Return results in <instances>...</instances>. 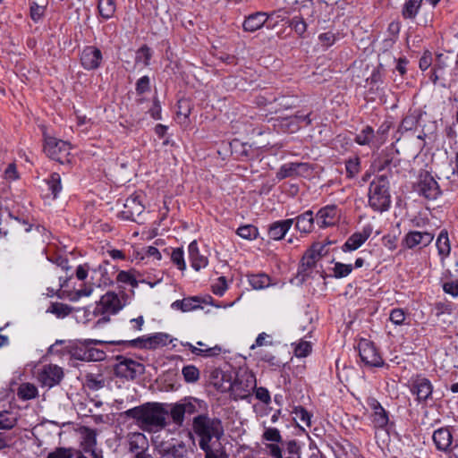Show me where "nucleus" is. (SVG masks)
I'll use <instances>...</instances> for the list:
<instances>
[{
	"instance_id": "obj_7",
	"label": "nucleus",
	"mask_w": 458,
	"mask_h": 458,
	"mask_svg": "<svg viewBox=\"0 0 458 458\" xmlns=\"http://www.w3.org/2000/svg\"><path fill=\"white\" fill-rule=\"evenodd\" d=\"M71 145L67 141L54 137H46L44 152L51 159L65 164L70 162Z\"/></svg>"
},
{
	"instance_id": "obj_58",
	"label": "nucleus",
	"mask_w": 458,
	"mask_h": 458,
	"mask_svg": "<svg viewBox=\"0 0 458 458\" xmlns=\"http://www.w3.org/2000/svg\"><path fill=\"white\" fill-rule=\"evenodd\" d=\"M453 59L449 54H437L436 62L434 64V68L443 72L444 70L450 65Z\"/></svg>"
},
{
	"instance_id": "obj_38",
	"label": "nucleus",
	"mask_w": 458,
	"mask_h": 458,
	"mask_svg": "<svg viewBox=\"0 0 458 458\" xmlns=\"http://www.w3.org/2000/svg\"><path fill=\"white\" fill-rule=\"evenodd\" d=\"M181 344L184 347H188L193 354L198 355V356H203V357L216 356L221 352V350H222L219 345H215L214 347L207 348V349H200V348H198V347L192 345L189 342H185V343L181 342Z\"/></svg>"
},
{
	"instance_id": "obj_13",
	"label": "nucleus",
	"mask_w": 458,
	"mask_h": 458,
	"mask_svg": "<svg viewBox=\"0 0 458 458\" xmlns=\"http://www.w3.org/2000/svg\"><path fill=\"white\" fill-rule=\"evenodd\" d=\"M432 440L437 450L445 454L452 452L458 446V444L453 445V427L449 426L436 429L433 432Z\"/></svg>"
},
{
	"instance_id": "obj_35",
	"label": "nucleus",
	"mask_w": 458,
	"mask_h": 458,
	"mask_svg": "<svg viewBox=\"0 0 458 458\" xmlns=\"http://www.w3.org/2000/svg\"><path fill=\"white\" fill-rule=\"evenodd\" d=\"M423 0H407L402 9V16L405 20H414L419 13Z\"/></svg>"
},
{
	"instance_id": "obj_52",
	"label": "nucleus",
	"mask_w": 458,
	"mask_h": 458,
	"mask_svg": "<svg viewBox=\"0 0 458 458\" xmlns=\"http://www.w3.org/2000/svg\"><path fill=\"white\" fill-rule=\"evenodd\" d=\"M288 25L300 37H303L304 33L307 30V23L304 21V19L301 16L293 17L291 20H289Z\"/></svg>"
},
{
	"instance_id": "obj_16",
	"label": "nucleus",
	"mask_w": 458,
	"mask_h": 458,
	"mask_svg": "<svg viewBox=\"0 0 458 458\" xmlns=\"http://www.w3.org/2000/svg\"><path fill=\"white\" fill-rule=\"evenodd\" d=\"M63 377V369L55 364L44 365L38 374V379L41 385L49 388L58 385Z\"/></svg>"
},
{
	"instance_id": "obj_56",
	"label": "nucleus",
	"mask_w": 458,
	"mask_h": 458,
	"mask_svg": "<svg viewBox=\"0 0 458 458\" xmlns=\"http://www.w3.org/2000/svg\"><path fill=\"white\" fill-rule=\"evenodd\" d=\"M49 312L55 314L57 317H66L72 312V308L68 306L67 304L64 303H52L50 306Z\"/></svg>"
},
{
	"instance_id": "obj_9",
	"label": "nucleus",
	"mask_w": 458,
	"mask_h": 458,
	"mask_svg": "<svg viewBox=\"0 0 458 458\" xmlns=\"http://www.w3.org/2000/svg\"><path fill=\"white\" fill-rule=\"evenodd\" d=\"M409 389L419 403H426L432 396L433 385L427 377L416 375L409 380Z\"/></svg>"
},
{
	"instance_id": "obj_1",
	"label": "nucleus",
	"mask_w": 458,
	"mask_h": 458,
	"mask_svg": "<svg viewBox=\"0 0 458 458\" xmlns=\"http://www.w3.org/2000/svg\"><path fill=\"white\" fill-rule=\"evenodd\" d=\"M261 443L270 458H301V445L296 439L284 440L278 428L266 427L261 435Z\"/></svg>"
},
{
	"instance_id": "obj_57",
	"label": "nucleus",
	"mask_w": 458,
	"mask_h": 458,
	"mask_svg": "<svg viewBox=\"0 0 458 458\" xmlns=\"http://www.w3.org/2000/svg\"><path fill=\"white\" fill-rule=\"evenodd\" d=\"M98 344H89L88 361H100L106 359V352L103 350L94 347Z\"/></svg>"
},
{
	"instance_id": "obj_14",
	"label": "nucleus",
	"mask_w": 458,
	"mask_h": 458,
	"mask_svg": "<svg viewBox=\"0 0 458 458\" xmlns=\"http://www.w3.org/2000/svg\"><path fill=\"white\" fill-rule=\"evenodd\" d=\"M367 405L371 409V422L377 429H386L389 423V412L380 404L375 397H368Z\"/></svg>"
},
{
	"instance_id": "obj_55",
	"label": "nucleus",
	"mask_w": 458,
	"mask_h": 458,
	"mask_svg": "<svg viewBox=\"0 0 458 458\" xmlns=\"http://www.w3.org/2000/svg\"><path fill=\"white\" fill-rule=\"evenodd\" d=\"M116 281L124 284H129L132 287L138 286V281L136 280L132 271L121 270L116 276Z\"/></svg>"
},
{
	"instance_id": "obj_24",
	"label": "nucleus",
	"mask_w": 458,
	"mask_h": 458,
	"mask_svg": "<svg viewBox=\"0 0 458 458\" xmlns=\"http://www.w3.org/2000/svg\"><path fill=\"white\" fill-rule=\"evenodd\" d=\"M319 259V256L316 255L310 248L304 252L298 268V276H301L302 281H305L310 276L311 270Z\"/></svg>"
},
{
	"instance_id": "obj_33",
	"label": "nucleus",
	"mask_w": 458,
	"mask_h": 458,
	"mask_svg": "<svg viewBox=\"0 0 458 458\" xmlns=\"http://www.w3.org/2000/svg\"><path fill=\"white\" fill-rule=\"evenodd\" d=\"M190 450L183 441H180L177 444L170 445L164 451L165 456L171 458H187L189 456Z\"/></svg>"
},
{
	"instance_id": "obj_19",
	"label": "nucleus",
	"mask_w": 458,
	"mask_h": 458,
	"mask_svg": "<svg viewBox=\"0 0 458 458\" xmlns=\"http://www.w3.org/2000/svg\"><path fill=\"white\" fill-rule=\"evenodd\" d=\"M81 446L83 451L89 454L92 458H103L100 452L97 449V433L96 430L83 427L81 428Z\"/></svg>"
},
{
	"instance_id": "obj_20",
	"label": "nucleus",
	"mask_w": 458,
	"mask_h": 458,
	"mask_svg": "<svg viewBox=\"0 0 458 458\" xmlns=\"http://www.w3.org/2000/svg\"><path fill=\"white\" fill-rule=\"evenodd\" d=\"M89 344H117L116 341L114 342H104L100 340L95 339H84L80 340L74 343L70 347L71 356L79 360L88 361V351H89Z\"/></svg>"
},
{
	"instance_id": "obj_23",
	"label": "nucleus",
	"mask_w": 458,
	"mask_h": 458,
	"mask_svg": "<svg viewBox=\"0 0 458 458\" xmlns=\"http://www.w3.org/2000/svg\"><path fill=\"white\" fill-rule=\"evenodd\" d=\"M293 225V220L289 218L284 220H277L267 226V236L273 241H281L284 238Z\"/></svg>"
},
{
	"instance_id": "obj_30",
	"label": "nucleus",
	"mask_w": 458,
	"mask_h": 458,
	"mask_svg": "<svg viewBox=\"0 0 458 458\" xmlns=\"http://www.w3.org/2000/svg\"><path fill=\"white\" fill-rule=\"evenodd\" d=\"M148 442L146 436L142 433H133L129 438V450L131 453L137 454L140 451H147Z\"/></svg>"
},
{
	"instance_id": "obj_36",
	"label": "nucleus",
	"mask_w": 458,
	"mask_h": 458,
	"mask_svg": "<svg viewBox=\"0 0 458 458\" xmlns=\"http://www.w3.org/2000/svg\"><path fill=\"white\" fill-rule=\"evenodd\" d=\"M168 407V414H170L173 422L178 427H182L184 422L185 413L183 411V407L181 403V401L175 403H165V409H167Z\"/></svg>"
},
{
	"instance_id": "obj_43",
	"label": "nucleus",
	"mask_w": 458,
	"mask_h": 458,
	"mask_svg": "<svg viewBox=\"0 0 458 458\" xmlns=\"http://www.w3.org/2000/svg\"><path fill=\"white\" fill-rule=\"evenodd\" d=\"M301 163H287L283 165L276 173V178L283 180L298 174V169L302 166Z\"/></svg>"
},
{
	"instance_id": "obj_22",
	"label": "nucleus",
	"mask_w": 458,
	"mask_h": 458,
	"mask_svg": "<svg viewBox=\"0 0 458 458\" xmlns=\"http://www.w3.org/2000/svg\"><path fill=\"white\" fill-rule=\"evenodd\" d=\"M144 210V206L141 204L138 196H130L125 199L123 204V210L120 212L121 217L126 220H135V216H140Z\"/></svg>"
},
{
	"instance_id": "obj_27",
	"label": "nucleus",
	"mask_w": 458,
	"mask_h": 458,
	"mask_svg": "<svg viewBox=\"0 0 458 458\" xmlns=\"http://www.w3.org/2000/svg\"><path fill=\"white\" fill-rule=\"evenodd\" d=\"M189 259L191 261V267L199 271L208 264V259L205 255L200 254L198 243L196 241L191 242L188 246Z\"/></svg>"
},
{
	"instance_id": "obj_3",
	"label": "nucleus",
	"mask_w": 458,
	"mask_h": 458,
	"mask_svg": "<svg viewBox=\"0 0 458 458\" xmlns=\"http://www.w3.org/2000/svg\"><path fill=\"white\" fill-rule=\"evenodd\" d=\"M192 430L199 437V446L219 442L224 435V428L219 419L210 418L208 414H199L192 420Z\"/></svg>"
},
{
	"instance_id": "obj_11",
	"label": "nucleus",
	"mask_w": 458,
	"mask_h": 458,
	"mask_svg": "<svg viewBox=\"0 0 458 458\" xmlns=\"http://www.w3.org/2000/svg\"><path fill=\"white\" fill-rule=\"evenodd\" d=\"M415 191L419 195L429 200L436 199L441 194L437 182L428 173L420 175Z\"/></svg>"
},
{
	"instance_id": "obj_45",
	"label": "nucleus",
	"mask_w": 458,
	"mask_h": 458,
	"mask_svg": "<svg viewBox=\"0 0 458 458\" xmlns=\"http://www.w3.org/2000/svg\"><path fill=\"white\" fill-rule=\"evenodd\" d=\"M75 454V448L60 446L49 452L47 458H74Z\"/></svg>"
},
{
	"instance_id": "obj_44",
	"label": "nucleus",
	"mask_w": 458,
	"mask_h": 458,
	"mask_svg": "<svg viewBox=\"0 0 458 458\" xmlns=\"http://www.w3.org/2000/svg\"><path fill=\"white\" fill-rule=\"evenodd\" d=\"M46 182L48 186V191H51L53 199H56L61 192L63 187L61 183V176L58 173H52Z\"/></svg>"
},
{
	"instance_id": "obj_8",
	"label": "nucleus",
	"mask_w": 458,
	"mask_h": 458,
	"mask_svg": "<svg viewBox=\"0 0 458 458\" xmlns=\"http://www.w3.org/2000/svg\"><path fill=\"white\" fill-rule=\"evenodd\" d=\"M358 352L362 362L369 367L381 368L385 361L375 345L368 339H360L358 343Z\"/></svg>"
},
{
	"instance_id": "obj_32",
	"label": "nucleus",
	"mask_w": 458,
	"mask_h": 458,
	"mask_svg": "<svg viewBox=\"0 0 458 458\" xmlns=\"http://www.w3.org/2000/svg\"><path fill=\"white\" fill-rule=\"evenodd\" d=\"M215 443L199 446L204 453V458H228L225 448L220 443L216 445Z\"/></svg>"
},
{
	"instance_id": "obj_34",
	"label": "nucleus",
	"mask_w": 458,
	"mask_h": 458,
	"mask_svg": "<svg viewBox=\"0 0 458 458\" xmlns=\"http://www.w3.org/2000/svg\"><path fill=\"white\" fill-rule=\"evenodd\" d=\"M18 412L4 410L0 411V429L10 430L14 428L18 421Z\"/></svg>"
},
{
	"instance_id": "obj_47",
	"label": "nucleus",
	"mask_w": 458,
	"mask_h": 458,
	"mask_svg": "<svg viewBox=\"0 0 458 458\" xmlns=\"http://www.w3.org/2000/svg\"><path fill=\"white\" fill-rule=\"evenodd\" d=\"M152 51L147 45H143L136 52L135 64H142L144 66L150 64Z\"/></svg>"
},
{
	"instance_id": "obj_46",
	"label": "nucleus",
	"mask_w": 458,
	"mask_h": 458,
	"mask_svg": "<svg viewBox=\"0 0 458 458\" xmlns=\"http://www.w3.org/2000/svg\"><path fill=\"white\" fill-rule=\"evenodd\" d=\"M236 233L242 239L251 241L258 238L259 230L253 225H244L237 229Z\"/></svg>"
},
{
	"instance_id": "obj_49",
	"label": "nucleus",
	"mask_w": 458,
	"mask_h": 458,
	"mask_svg": "<svg viewBox=\"0 0 458 458\" xmlns=\"http://www.w3.org/2000/svg\"><path fill=\"white\" fill-rule=\"evenodd\" d=\"M310 114H300L297 113L294 118L285 119V124L288 126V130L291 132H294L300 129V126L297 123H294V119L297 120V123H305L306 125H310L311 123V119L310 118Z\"/></svg>"
},
{
	"instance_id": "obj_5",
	"label": "nucleus",
	"mask_w": 458,
	"mask_h": 458,
	"mask_svg": "<svg viewBox=\"0 0 458 458\" xmlns=\"http://www.w3.org/2000/svg\"><path fill=\"white\" fill-rule=\"evenodd\" d=\"M170 335L165 333H156L150 335H142L130 340H119L116 344L124 347L153 350L159 346H165L172 342Z\"/></svg>"
},
{
	"instance_id": "obj_39",
	"label": "nucleus",
	"mask_w": 458,
	"mask_h": 458,
	"mask_svg": "<svg viewBox=\"0 0 458 458\" xmlns=\"http://www.w3.org/2000/svg\"><path fill=\"white\" fill-rule=\"evenodd\" d=\"M98 10L99 15L104 20L111 19L116 10V4L114 0H98Z\"/></svg>"
},
{
	"instance_id": "obj_31",
	"label": "nucleus",
	"mask_w": 458,
	"mask_h": 458,
	"mask_svg": "<svg viewBox=\"0 0 458 458\" xmlns=\"http://www.w3.org/2000/svg\"><path fill=\"white\" fill-rule=\"evenodd\" d=\"M185 414H193L200 410L207 409V403L203 400L195 397H186L181 401Z\"/></svg>"
},
{
	"instance_id": "obj_4",
	"label": "nucleus",
	"mask_w": 458,
	"mask_h": 458,
	"mask_svg": "<svg viewBox=\"0 0 458 458\" xmlns=\"http://www.w3.org/2000/svg\"><path fill=\"white\" fill-rule=\"evenodd\" d=\"M369 206L376 212L387 211L391 207L389 180L386 174L376 176L369 187Z\"/></svg>"
},
{
	"instance_id": "obj_29",
	"label": "nucleus",
	"mask_w": 458,
	"mask_h": 458,
	"mask_svg": "<svg viewBox=\"0 0 458 458\" xmlns=\"http://www.w3.org/2000/svg\"><path fill=\"white\" fill-rule=\"evenodd\" d=\"M354 141L360 146H369L376 148L375 131L367 125L359 133L355 135Z\"/></svg>"
},
{
	"instance_id": "obj_42",
	"label": "nucleus",
	"mask_w": 458,
	"mask_h": 458,
	"mask_svg": "<svg viewBox=\"0 0 458 458\" xmlns=\"http://www.w3.org/2000/svg\"><path fill=\"white\" fill-rule=\"evenodd\" d=\"M249 284L255 290H261L270 285L271 279L266 274H251L248 276Z\"/></svg>"
},
{
	"instance_id": "obj_60",
	"label": "nucleus",
	"mask_w": 458,
	"mask_h": 458,
	"mask_svg": "<svg viewBox=\"0 0 458 458\" xmlns=\"http://www.w3.org/2000/svg\"><path fill=\"white\" fill-rule=\"evenodd\" d=\"M418 124V118L413 114L406 115L401 122L399 130L408 131L415 129Z\"/></svg>"
},
{
	"instance_id": "obj_26",
	"label": "nucleus",
	"mask_w": 458,
	"mask_h": 458,
	"mask_svg": "<svg viewBox=\"0 0 458 458\" xmlns=\"http://www.w3.org/2000/svg\"><path fill=\"white\" fill-rule=\"evenodd\" d=\"M371 230L364 228L360 233H352L342 246L344 252H350L359 249L370 236Z\"/></svg>"
},
{
	"instance_id": "obj_59",
	"label": "nucleus",
	"mask_w": 458,
	"mask_h": 458,
	"mask_svg": "<svg viewBox=\"0 0 458 458\" xmlns=\"http://www.w3.org/2000/svg\"><path fill=\"white\" fill-rule=\"evenodd\" d=\"M360 161L359 157L350 158L345 162V169L348 177H354L360 172Z\"/></svg>"
},
{
	"instance_id": "obj_28",
	"label": "nucleus",
	"mask_w": 458,
	"mask_h": 458,
	"mask_svg": "<svg viewBox=\"0 0 458 458\" xmlns=\"http://www.w3.org/2000/svg\"><path fill=\"white\" fill-rule=\"evenodd\" d=\"M267 20V14L264 12H257L245 18L242 27L245 31L254 32L261 29Z\"/></svg>"
},
{
	"instance_id": "obj_15",
	"label": "nucleus",
	"mask_w": 458,
	"mask_h": 458,
	"mask_svg": "<svg viewBox=\"0 0 458 458\" xmlns=\"http://www.w3.org/2000/svg\"><path fill=\"white\" fill-rule=\"evenodd\" d=\"M434 233L428 231H410L403 238V247L412 250L416 247L420 249L428 246L434 240Z\"/></svg>"
},
{
	"instance_id": "obj_10",
	"label": "nucleus",
	"mask_w": 458,
	"mask_h": 458,
	"mask_svg": "<svg viewBox=\"0 0 458 458\" xmlns=\"http://www.w3.org/2000/svg\"><path fill=\"white\" fill-rule=\"evenodd\" d=\"M117 364L114 366V373L119 377L134 379L144 371V366L132 359L122 355L116 356Z\"/></svg>"
},
{
	"instance_id": "obj_50",
	"label": "nucleus",
	"mask_w": 458,
	"mask_h": 458,
	"mask_svg": "<svg viewBox=\"0 0 458 458\" xmlns=\"http://www.w3.org/2000/svg\"><path fill=\"white\" fill-rule=\"evenodd\" d=\"M390 128L391 124L385 122L375 131L376 148H380L386 142Z\"/></svg>"
},
{
	"instance_id": "obj_6",
	"label": "nucleus",
	"mask_w": 458,
	"mask_h": 458,
	"mask_svg": "<svg viewBox=\"0 0 458 458\" xmlns=\"http://www.w3.org/2000/svg\"><path fill=\"white\" fill-rule=\"evenodd\" d=\"M123 307L118 295L114 292H108L104 294L100 301L97 303L94 315L103 317L100 318L97 324L106 323L109 321V315L116 314Z\"/></svg>"
},
{
	"instance_id": "obj_62",
	"label": "nucleus",
	"mask_w": 458,
	"mask_h": 458,
	"mask_svg": "<svg viewBox=\"0 0 458 458\" xmlns=\"http://www.w3.org/2000/svg\"><path fill=\"white\" fill-rule=\"evenodd\" d=\"M336 39V34L332 31L324 32L318 35V41L325 48H328L333 46Z\"/></svg>"
},
{
	"instance_id": "obj_2",
	"label": "nucleus",
	"mask_w": 458,
	"mask_h": 458,
	"mask_svg": "<svg viewBox=\"0 0 458 458\" xmlns=\"http://www.w3.org/2000/svg\"><path fill=\"white\" fill-rule=\"evenodd\" d=\"M124 413L136 420L138 425L146 431H158L167 426L168 409H165V403H148L129 409Z\"/></svg>"
},
{
	"instance_id": "obj_18",
	"label": "nucleus",
	"mask_w": 458,
	"mask_h": 458,
	"mask_svg": "<svg viewBox=\"0 0 458 458\" xmlns=\"http://www.w3.org/2000/svg\"><path fill=\"white\" fill-rule=\"evenodd\" d=\"M341 213L335 205L321 208L316 215V223L319 228L335 226L340 220Z\"/></svg>"
},
{
	"instance_id": "obj_53",
	"label": "nucleus",
	"mask_w": 458,
	"mask_h": 458,
	"mask_svg": "<svg viewBox=\"0 0 458 458\" xmlns=\"http://www.w3.org/2000/svg\"><path fill=\"white\" fill-rule=\"evenodd\" d=\"M171 260L179 270L184 271L186 269L184 252L182 248L173 249L171 252Z\"/></svg>"
},
{
	"instance_id": "obj_12",
	"label": "nucleus",
	"mask_w": 458,
	"mask_h": 458,
	"mask_svg": "<svg viewBox=\"0 0 458 458\" xmlns=\"http://www.w3.org/2000/svg\"><path fill=\"white\" fill-rule=\"evenodd\" d=\"M115 272V267L107 260H104L96 267L91 268V284L98 287L106 286L113 284L112 275Z\"/></svg>"
},
{
	"instance_id": "obj_54",
	"label": "nucleus",
	"mask_w": 458,
	"mask_h": 458,
	"mask_svg": "<svg viewBox=\"0 0 458 458\" xmlns=\"http://www.w3.org/2000/svg\"><path fill=\"white\" fill-rule=\"evenodd\" d=\"M203 302H206L205 300L198 296L184 298L182 312L201 309V303Z\"/></svg>"
},
{
	"instance_id": "obj_61",
	"label": "nucleus",
	"mask_w": 458,
	"mask_h": 458,
	"mask_svg": "<svg viewBox=\"0 0 458 458\" xmlns=\"http://www.w3.org/2000/svg\"><path fill=\"white\" fill-rule=\"evenodd\" d=\"M389 319L396 326L403 325L406 319L404 310L399 308L393 309L390 312Z\"/></svg>"
},
{
	"instance_id": "obj_41",
	"label": "nucleus",
	"mask_w": 458,
	"mask_h": 458,
	"mask_svg": "<svg viewBox=\"0 0 458 458\" xmlns=\"http://www.w3.org/2000/svg\"><path fill=\"white\" fill-rule=\"evenodd\" d=\"M38 395V388L31 383H22L17 389V396L22 401L34 399Z\"/></svg>"
},
{
	"instance_id": "obj_17",
	"label": "nucleus",
	"mask_w": 458,
	"mask_h": 458,
	"mask_svg": "<svg viewBox=\"0 0 458 458\" xmlns=\"http://www.w3.org/2000/svg\"><path fill=\"white\" fill-rule=\"evenodd\" d=\"M81 66L87 71L97 70L101 66L103 55L99 48L95 46L85 47L80 55Z\"/></svg>"
},
{
	"instance_id": "obj_21",
	"label": "nucleus",
	"mask_w": 458,
	"mask_h": 458,
	"mask_svg": "<svg viewBox=\"0 0 458 458\" xmlns=\"http://www.w3.org/2000/svg\"><path fill=\"white\" fill-rule=\"evenodd\" d=\"M256 378L253 375H249L245 382L242 378H237L233 383H230L229 388L236 398L244 399L250 390L255 387Z\"/></svg>"
},
{
	"instance_id": "obj_25",
	"label": "nucleus",
	"mask_w": 458,
	"mask_h": 458,
	"mask_svg": "<svg viewBox=\"0 0 458 458\" xmlns=\"http://www.w3.org/2000/svg\"><path fill=\"white\" fill-rule=\"evenodd\" d=\"M289 219L293 220L297 231L306 235L313 231L316 216L314 217L313 211L307 210L296 217Z\"/></svg>"
},
{
	"instance_id": "obj_40",
	"label": "nucleus",
	"mask_w": 458,
	"mask_h": 458,
	"mask_svg": "<svg viewBox=\"0 0 458 458\" xmlns=\"http://www.w3.org/2000/svg\"><path fill=\"white\" fill-rule=\"evenodd\" d=\"M438 254L443 257L446 258L449 256L451 251V246L450 242L448 238V233L446 230H442L437 239L436 242Z\"/></svg>"
},
{
	"instance_id": "obj_37",
	"label": "nucleus",
	"mask_w": 458,
	"mask_h": 458,
	"mask_svg": "<svg viewBox=\"0 0 458 458\" xmlns=\"http://www.w3.org/2000/svg\"><path fill=\"white\" fill-rule=\"evenodd\" d=\"M47 259L57 267H61L64 271L67 272L71 267L69 266V260L66 256L51 250L49 246L46 250Z\"/></svg>"
},
{
	"instance_id": "obj_63",
	"label": "nucleus",
	"mask_w": 458,
	"mask_h": 458,
	"mask_svg": "<svg viewBox=\"0 0 458 458\" xmlns=\"http://www.w3.org/2000/svg\"><path fill=\"white\" fill-rule=\"evenodd\" d=\"M311 344L310 342L301 341L294 348V354L298 358L307 357L311 352Z\"/></svg>"
},
{
	"instance_id": "obj_51",
	"label": "nucleus",
	"mask_w": 458,
	"mask_h": 458,
	"mask_svg": "<svg viewBox=\"0 0 458 458\" xmlns=\"http://www.w3.org/2000/svg\"><path fill=\"white\" fill-rule=\"evenodd\" d=\"M352 270L353 266L352 264L335 262L332 276H334L335 278H344L348 276Z\"/></svg>"
},
{
	"instance_id": "obj_64",
	"label": "nucleus",
	"mask_w": 458,
	"mask_h": 458,
	"mask_svg": "<svg viewBox=\"0 0 458 458\" xmlns=\"http://www.w3.org/2000/svg\"><path fill=\"white\" fill-rule=\"evenodd\" d=\"M136 93L138 95H142L150 90V79L148 76L145 75L140 78L135 85Z\"/></svg>"
},
{
	"instance_id": "obj_48",
	"label": "nucleus",
	"mask_w": 458,
	"mask_h": 458,
	"mask_svg": "<svg viewBox=\"0 0 458 458\" xmlns=\"http://www.w3.org/2000/svg\"><path fill=\"white\" fill-rule=\"evenodd\" d=\"M183 379L187 383H196L199 379V370L194 365H186L182 369Z\"/></svg>"
}]
</instances>
